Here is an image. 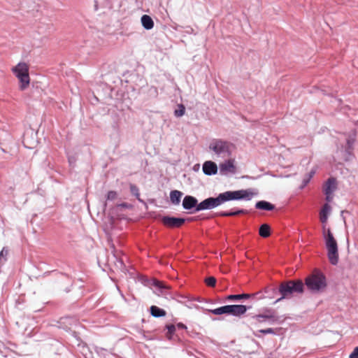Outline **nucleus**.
<instances>
[{
    "label": "nucleus",
    "instance_id": "f257e3e1",
    "mask_svg": "<svg viewBox=\"0 0 358 358\" xmlns=\"http://www.w3.org/2000/svg\"><path fill=\"white\" fill-rule=\"evenodd\" d=\"M257 194V192L252 188L226 191L219 194L216 197H208L200 203H198L196 197L187 195L183 198L182 206L185 210H190L191 213L199 212L215 208L230 201H250Z\"/></svg>",
    "mask_w": 358,
    "mask_h": 358
},
{
    "label": "nucleus",
    "instance_id": "f03ea898",
    "mask_svg": "<svg viewBox=\"0 0 358 358\" xmlns=\"http://www.w3.org/2000/svg\"><path fill=\"white\" fill-rule=\"evenodd\" d=\"M304 290V285L301 280H286L281 282L278 287L280 296L275 299L274 303L284 299H289L294 294H301Z\"/></svg>",
    "mask_w": 358,
    "mask_h": 358
},
{
    "label": "nucleus",
    "instance_id": "7ed1b4c3",
    "mask_svg": "<svg viewBox=\"0 0 358 358\" xmlns=\"http://www.w3.org/2000/svg\"><path fill=\"white\" fill-rule=\"evenodd\" d=\"M208 149L214 155L222 159L230 158L234 149V145L227 140L222 138H213L209 143Z\"/></svg>",
    "mask_w": 358,
    "mask_h": 358
},
{
    "label": "nucleus",
    "instance_id": "20e7f679",
    "mask_svg": "<svg viewBox=\"0 0 358 358\" xmlns=\"http://www.w3.org/2000/svg\"><path fill=\"white\" fill-rule=\"evenodd\" d=\"M303 285L311 293L315 294L324 290L327 282L324 274L320 271L315 270L305 278Z\"/></svg>",
    "mask_w": 358,
    "mask_h": 358
},
{
    "label": "nucleus",
    "instance_id": "39448f33",
    "mask_svg": "<svg viewBox=\"0 0 358 358\" xmlns=\"http://www.w3.org/2000/svg\"><path fill=\"white\" fill-rule=\"evenodd\" d=\"M197 309H202L203 311L209 312L213 315H220L227 314L234 317H241L244 315L250 306H246L242 304L226 305L215 309H206L199 306H195Z\"/></svg>",
    "mask_w": 358,
    "mask_h": 358
},
{
    "label": "nucleus",
    "instance_id": "423d86ee",
    "mask_svg": "<svg viewBox=\"0 0 358 358\" xmlns=\"http://www.w3.org/2000/svg\"><path fill=\"white\" fill-rule=\"evenodd\" d=\"M323 238L325 242V246L327 250V257L332 265H336L338 262V244L334 237L330 229H326L323 225Z\"/></svg>",
    "mask_w": 358,
    "mask_h": 358
},
{
    "label": "nucleus",
    "instance_id": "0eeeda50",
    "mask_svg": "<svg viewBox=\"0 0 358 358\" xmlns=\"http://www.w3.org/2000/svg\"><path fill=\"white\" fill-rule=\"evenodd\" d=\"M13 72L19 79L20 83V88L23 90L29 85L30 79L29 76V68L26 63L20 62L13 68Z\"/></svg>",
    "mask_w": 358,
    "mask_h": 358
},
{
    "label": "nucleus",
    "instance_id": "6e6552de",
    "mask_svg": "<svg viewBox=\"0 0 358 358\" xmlns=\"http://www.w3.org/2000/svg\"><path fill=\"white\" fill-rule=\"evenodd\" d=\"M185 221L186 219L182 217H171L168 215L162 217L163 224L170 228H178L181 227Z\"/></svg>",
    "mask_w": 358,
    "mask_h": 358
},
{
    "label": "nucleus",
    "instance_id": "1a4fd4ad",
    "mask_svg": "<svg viewBox=\"0 0 358 358\" xmlns=\"http://www.w3.org/2000/svg\"><path fill=\"white\" fill-rule=\"evenodd\" d=\"M227 159H228L225 160L224 162L220 164L219 169L220 175L224 176L229 173L234 174L236 171L235 160L230 158Z\"/></svg>",
    "mask_w": 358,
    "mask_h": 358
},
{
    "label": "nucleus",
    "instance_id": "9d476101",
    "mask_svg": "<svg viewBox=\"0 0 358 358\" xmlns=\"http://www.w3.org/2000/svg\"><path fill=\"white\" fill-rule=\"evenodd\" d=\"M152 285L155 288V292L158 295L164 296L166 299L171 296L169 287L162 282L155 279L152 280Z\"/></svg>",
    "mask_w": 358,
    "mask_h": 358
},
{
    "label": "nucleus",
    "instance_id": "9b49d317",
    "mask_svg": "<svg viewBox=\"0 0 358 358\" xmlns=\"http://www.w3.org/2000/svg\"><path fill=\"white\" fill-rule=\"evenodd\" d=\"M203 173L208 176L217 174L218 168L215 162L213 161H206L202 166Z\"/></svg>",
    "mask_w": 358,
    "mask_h": 358
},
{
    "label": "nucleus",
    "instance_id": "f8f14e48",
    "mask_svg": "<svg viewBox=\"0 0 358 358\" xmlns=\"http://www.w3.org/2000/svg\"><path fill=\"white\" fill-rule=\"evenodd\" d=\"M76 322V320L74 317L66 316L59 319V320L57 322V326L60 329H63L66 331H68L71 329V326L75 324Z\"/></svg>",
    "mask_w": 358,
    "mask_h": 358
},
{
    "label": "nucleus",
    "instance_id": "ddd939ff",
    "mask_svg": "<svg viewBox=\"0 0 358 358\" xmlns=\"http://www.w3.org/2000/svg\"><path fill=\"white\" fill-rule=\"evenodd\" d=\"M113 257L115 259V265L117 268L121 270L123 272L127 271L126 266L124 263L123 257H120L121 252H117L114 247H113Z\"/></svg>",
    "mask_w": 358,
    "mask_h": 358
},
{
    "label": "nucleus",
    "instance_id": "4468645a",
    "mask_svg": "<svg viewBox=\"0 0 358 358\" xmlns=\"http://www.w3.org/2000/svg\"><path fill=\"white\" fill-rule=\"evenodd\" d=\"M336 189V180L331 177L327 179L324 186V192L325 194H332Z\"/></svg>",
    "mask_w": 358,
    "mask_h": 358
},
{
    "label": "nucleus",
    "instance_id": "2eb2a0df",
    "mask_svg": "<svg viewBox=\"0 0 358 358\" xmlns=\"http://www.w3.org/2000/svg\"><path fill=\"white\" fill-rule=\"evenodd\" d=\"M264 299H275L278 295L280 294V292H278V287H275L274 286H267L264 289Z\"/></svg>",
    "mask_w": 358,
    "mask_h": 358
},
{
    "label": "nucleus",
    "instance_id": "dca6fc26",
    "mask_svg": "<svg viewBox=\"0 0 358 358\" xmlns=\"http://www.w3.org/2000/svg\"><path fill=\"white\" fill-rule=\"evenodd\" d=\"M247 213V210L234 208L229 211H220V213H218V215L221 217H231Z\"/></svg>",
    "mask_w": 358,
    "mask_h": 358
},
{
    "label": "nucleus",
    "instance_id": "f3484780",
    "mask_svg": "<svg viewBox=\"0 0 358 358\" xmlns=\"http://www.w3.org/2000/svg\"><path fill=\"white\" fill-rule=\"evenodd\" d=\"M255 208L259 210L272 211L275 208V206L269 201L261 200L255 203Z\"/></svg>",
    "mask_w": 358,
    "mask_h": 358
},
{
    "label": "nucleus",
    "instance_id": "a211bd4d",
    "mask_svg": "<svg viewBox=\"0 0 358 358\" xmlns=\"http://www.w3.org/2000/svg\"><path fill=\"white\" fill-rule=\"evenodd\" d=\"M264 315H271L272 317H267L268 320V323L270 324H273L275 322H282L284 319L282 318L281 316H278L275 314V312L273 309L267 308L264 310Z\"/></svg>",
    "mask_w": 358,
    "mask_h": 358
},
{
    "label": "nucleus",
    "instance_id": "6ab92c4d",
    "mask_svg": "<svg viewBox=\"0 0 358 358\" xmlns=\"http://www.w3.org/2000/svg\"><path fill=\"white\" fill-rule=\"evenodd\" d=\"M331 206L329 203H324L320 213V219L322 224H325L327 222L329 214L331 212Z\"/></svg>",
    "mask_w": 358,
    "mask_h": 358
},
{
    "label": "nucleus",
    "instance_id": "aec40b11",
    "mask_svg": "<svg viewBox=\"0 0 358 358\" xmlns=\"http://www.w3.org/2000/svg\"><path fill=\"white\" fill-rule=\"evenodd\" d=\"M142 26L146 30H150L154 27V22L152 17L148 15H143L141 19Z\"/></svg>",
    "mask_w": 358,
    "mask_h": 358
},
{
    "label": "nucleus",
    "instance_id": "412c9836",
    "mask_svg": "<svg viewBox=\"0 0 358 358\" xmlns=\"http://www.w3.org/2000/svg\"><path fill=\"white\" fill-rule=\"evenodd\" d=\"M182 192L179 190H172L170 192V201L172 204L177 206L180 203Z\"/></svg>",
    "mask_w": 358,
    "mask_h": 358
},
{
    "label": "nucleus",
    "instance_id": "4be33fe9",
    "mask_svg": "<svg viewBox=\"0 0 358 358\" xmlns=\"http://www.w3.org/2000/svg\"><path fill=\"white\" fill-rule=\"evenodd\" d=\"M150 315L154 317H162L166 315V312L164 309L157 306H151L150 308Z\"/></svg>",
    "mask_w": 358,
    "mask_h": 358
},
{
    "label": "nucleus",
    "instance_id": "5701e85b",
    "mask_svg": "<svg viewBox=\"0 0 358 358\" xmlns=\"http://www.w3.org/2000/svg\"><path fill=\"white\" fill-rule=\"evenodd\" d=\"M259 236L262 238H267L271 235V227L268 224H262L259 229Z\"/></svg>",
    "mask_w": 358,
    "mask_h": 358
},
{
    "label": "nucleus",
    "instance_id": "b1692460",
    "mask_svg": "<svg viewBox=\"0 0 358 358\" xmlns=\"http://www.w3.org/2000/svg\"><path fill=\"white\" fill-rule=\"evenodd\" d=\"M252 297V295L250 294H230L227 296V300L231 301H237V300H241V299H248Z\"/></svg>",
    "mask_w": 358,
    "mask_h": 358
},
{
    "label": "nucleus",
    "instance_id": "393cba45",
    "mask_svg": "<svg viewBox=\"0 0 358 358\" xmlns=\"http://www.w3.org/2000/svg\"><path fill=\"white\" fill-rule=\"evenodd\" d=\"M262 334H273V335H278V332L276 329H272V328H268L264 329H259L256 333H255V336L258 338H261Z\"/></svg>",
    "mask_w": 358,
    "mask_h": 358
},
{
    "label": "nucleus",
    "instance_id": "a878e982",
    "mask_svg": "<svg viewBox=\"0 0 358 358\" xmlns=\"http://www.w3.org/2000/svg\"><path fill=\"white\" fill-rule=\"evenodd\" d=\"M165 329L167 330L166 337L169 340H171L175 334L176 327L173 324H169L165 326Z\"/></svg>",
    "mask_w": 358,
    "mask_h": 358
},
{
    "label": "nucleus",
    "instance_id": "bb28decb",
    "mask_svg": "<svg viewBox=\"0 0 358 358\" xmlns=\"http://www.w3.org/2000/svg\"><path fill=\"white\" fill-rule=\"evenodd\" d=\"M356 141V136L355 134L349 136L346 139V145L345 148H348V150H354V144Z\"/></svg>",
    "mask_w": 358,
    "mask_h": 358
},
{
    "label": "nucleus",
    "instance_id": "cd10ccee",
    "mask_svg": "<svg viewBox=\"0 0 358 358\" xmlns=\"http://www.w3.org/2000/svg\"><path fill=\"white\" fill-rule=\"evenodd\" d=\"M130 192L139 201L143 202L140 198V192L138 187L134 184L129 185Z\"/></svg>",
    "mask_w": 358,
    "mask_h": 358
},
{
    "label": "nucleus",
    "instance_id": "c85d7f7f",
    "mask_svg": "<svg viewBox=\"0 0 358 358\" xmlns=\"http://www.w3.org/2000/svg\"><path fill=\"white\" fill-rule=\"evenodd\" d=\"M178 108L174 110V115L176 117H180L185 115V107L183 104H178Z\"/></svg>",
    "mask_w": 358,
    "mask_h": 358
},
{
    "label": "nucleus",
    "instance_id": "c756f323",
    "mask_svg": "<svg viewBox=\"0 0 358 358\" xmlns=\"http://www.w3.org/2000/svg\"><path fill=\"white\" fill-rule=\"evenodd\" d=\"M355 157L353 155V150H348V148H345L344 150V159L345 161L348 162L351 161Z\"/></svg>",
    "mask_w": 358,
    "mask_h": 358
},
{
    "label": "nucleus",
    "instance_id": "7c9ffc66",
    "mask_svg": "<svg viewBox=\"0 0 358 358\" xmlns=\"http://www.w3.org/2000/svg\"><path fill=\"white\" fill-rule=\"evenodd\" d=\"M267 317H272L271 315H266L263 314L255 315L252 317L253 319L256 320L258 322H264L266 320H268Z\"/></svg>",
    "mask_w": 358,
    "mask_h": 358
},
{
    "label": "nucleus",
    "instance_id": "2f4dec72",
    "mask_svg": "<svg viewBox=\"0 0 358 358\" xmlns=\"http://www.w3.org/2000/svg\"><path fill=\"white\" fill-rule=\"evenodd\" d=\"M216 278L213 276H209L205 279L206 284L211 287H213L216 285Z\"/></svg>",
    "mask_w": 358,
    "mask_h": 358
},
{
    "label": "nucleus",
    "instance_id": "473e14b6",
    "mask_svg": "<svg viewBox=\"0 0 358 358\" xmlns=\"http://www.w3.org/2000/svg\"><path fill=\"white\" fill-rule=\"evenodd\" d=\"M8 348L5 345L0 341V355L3 357L7 356Z\"/></svg>",
    "mask_w": 358,
    "mask_h": 358
},
{
    "label": "nucleus",
    "instance_id": "72a5a7b5",
    "mask_svg": "<svg viewBox=\"0 0 358 358\" xmlns=\"http://www.w3.org/2000/svg\"><path fill=\"white\" fill-rule=\"evenodd\" d=\"M251 295H252L251 298H255L257 300L264 299V291H259L254 294H252Z\"/></svg>",
    "mask_w": 358,
    "mask_h": 358
},
{
    "label": "nucleus",
    "instance_id": "f704fd0d",
    "mask_svg": "<svg viewBox=\"0 0 358 358\" xmlns=\"http://www.w3.org/2000/svg\"><path fill=\"white\" fill-rule=\"evenodd\" d=\"M8 254V250L7 249H6V248H3L2 249V250L0 252V261H1L2 259H3V261L6 262V257L7 256Z\"/></svg>",
    "mask_w": 358,
    "mask_h": 358
},
{
    "label": "nucleus",
    "instance_id": "c9c22d12",
    "mask_svg": "<svg viewBox=\"0 0 358 358\" xmlns=\"http://www.w3.org/2000/svg\"><path fill=\"white\" fill-rule=\"evenodd\" d=\"M117 197V192L115 191H109L107 194V199L110 201L114 200Z\"/></svg>",
    "mask_w": 358,
    "mask_h": 358
},
{
    "label": "nucleus",
    "instance_id": "e433bc0d",
    "mask_svg": "<svg viewBox=\"0 0 358 358\" xmlns=\"http://www.w3.org/2000/svg\"><path fill=\"white\" fill-rule=\"evenodd\" d=\"M310 181V179H309V178H308L307 176H306L303 179L301 185H300L299 188L301 189H303L309 183Z\"/></svg>",
    "mask_w": 358,
    "mask_h": 358
},
{
    "label": "nucleus",
    "instance_id": "4c0bfd02",
    "mask_svg": "<svg viewBox=\"0 0 358 358\" xmlns=\"http://www.w3.org/2000/svg\"><path fill=\"white\" fill-rule=\"evenodd\" d=\"M349 358H358V346L353 350L350 355Z\"/></svg>",
    "mask_w": 358,
    "mask_h": 358
},
{
    "label": "nucleus",
    "instance_id": "58836bf2",
    "mask_svg": "<svg viewBox=\"0 0 358 358\" xmlns=\"http://www.w3.org/2000/svg\"><path fill=\"white\" fill-rule=\"evenodd\" d=\"M175 326L179 329H187V326L182 322H178Z\"/></svg>",
    "mask_w": 358,
    "mask_h": 358
},
{
    "label": "nucleus",
    "instance_id": "ea45409f",
    "mask_svg": "<svg viewBox=\"0 0 358 358\" xmlns=\"http://www.w3.org/2000/svg\"><path fill=\"white\" fill-rule=\"evenodd\" d=\"M315 173V170H311L306 176H307L308 178H309V179L311 180V178L313 177Z\"/></svg>",
    "mask_w": 358,
    "mask_h": 358
},
{
    "label": "nucleus",
    "instance_id": "a19ab883",
    "mask_svg": "<svg viewBox=\"0 0 358 358\" xmlns=\"http://www.w3.org/2000/svg\"><path fill=\"white\" fill-rule=\"evenodd\" d=\"M185 32L187 34H193L194 33V29L192 27H187Z\"/></svg>",
    "mask_w": 358,
    "mask_h": 358
},
{
    "label": "nucleus",
    "instance_id": "79ce46f5",
    "mask_svg": "<svg viewBox=\"0 0 358 358\" xmlns=\"http://www.w3.org/2000/svg\"><path fill=\"white\" fill-rule=\"evenodd\" d=\"M106 351L104 348H96V352L98 353V354H100L102 352H105Z\"/></svg>",
    "mask_w": 358,
    "mask_h": 358
},
{
    "label": "nucleus",
    "instance_id": "37998d69",
    "mask_svg": "<svg viewBox=\"0 0 358 358\" xmlns=\"http://www.w3.org/2000/svg\"><path fill=\"white\" fill-rule=\"evenodd\" d=\"M94 10L96 11L99 9V1L98 0L94 1Z\"/></svg>",
    "mask_w": 358,
    "mask_h": 358
},
{
    "label": "nucleus",
    "instance_id": "c03bdc74",
    "mask_svg": "<svg viewBox=\"0 0 358 358\" xmlns=\"http://www.w3.org/2000/svg\"><path fill=\"white\" fill-rule=\"evenodd\" d=\"M325 195H326V200L327 201H330L331 200V194H325Z\"/></svg>",
    "mask_w": 358,
    "mask_h": 358
},
{
    "label": "nucleus",
    "instance_id": "a18cd8bd",
    "mask_svg": "<svg viewBox=\"0 0 358 358\" xmlns=\"http://www.w3.org/2000/svg\"><path fill=\"white\" fill-rule=\"evenodd\" d=\"M194 300H195V301H199V302H201V299H200L199 298L195 299Z\"/></svg>",
    "mask_w": 358,
    "mask_h": 358
},
{
    "label": "nucleus",
    "instance_id": "49530a36",
    "mask_svg": "<svg viewBox=\"0 0 358 358\" xmlns=\"http://www.w3.org/2000/svg\"><path fill=\"white\" fill-rule=\"evenodd\" d=\"M344 213H348V211H344V210L341 211V215H343V214Z\"/></svg>",
    "mask_w": 358,
    "mask_h": 358
},
{
    "label": "nucleus",
    "instance_id": "de8ad7c7",
    "mask_svg": "<svg viewBox=\"0 0 358 358\" xmlns=\"http://www.w3.org/2000/svg\"><path fill=\"white\" fill-rule=\"evenodd\" d=\"M69 161L71 163V162H73V159H69Z\"/></svg>",
    "mask_w": 358,
    "mask_h": 358
},
{
    "label": "nucleus",
    "instance_id": "09e8293b",
    "mask_svg": "<svg viewBox=\"0 0 358 358\" xmlns=\"http://www.w3.org/2000/svg\"><path fill=\"white\" fill-rule=\"evenodd\" d=\"M69 161L71 163V162H73V159H69Z\"/></svg>",
    "mask_w": 358,
    "mask_h": 358
}]
</instances>
